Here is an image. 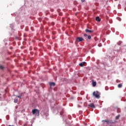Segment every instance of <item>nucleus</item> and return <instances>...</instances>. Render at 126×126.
<instances>
[{
	"label": "nucleus",
	"mask_w": 126,
	"mask_h": 126,
	"mask_svg": "<svg viewBox=\"0 0 126 126\" xmlns=\"http://www.w3.org/2000/svg\"><path fill=\"white\" fill-rule=\"evenodd\" d=\"M32 115H35V116H37V117H39V116H40V111H39V110L38 109H32Z\"/></svg>",
	"instance_id": "1"
},
{
	"label": "nucleus",
	"mask_w": 126,
	"mask_h": 126,
	"mask_svg": "<svg viewBox=\"0 0 126 126\" xmlns=\"http://www.w3.org/2000/svg\"><path fill=\"white\" fill-rule=\"evenodd\" d=\"M95 20L96 21H98V22H100V21H101V19H100V18L97 16V17H96Z\"/></svg>",
	"instance_id": "8"
},
{
	"label": "nucleus",
	"mask_w": 126,
	"mask_h": 126,
	"mask_svg": "<svg viewBox=\"0 0 126 126\" xmlns=\"http://www.w3.org/2000/svg\"><path fill=\"white\" fill-rule=\"evenodd\" d=\"M84 37H87V34H86V33H85L84 34Z\"/></svg>",
	"instance_id": "17"
},
{
	"label": "nucleus",
	"mask_w": 126,
	"mask_h": 126,
	"mask_svg": "<svg viewBox=\"0 0 126 126\" xmlns=\"http://www.w3.org/2000/svg\"><path fill=\"white\" fill-rule=\"evenodd\" d=\"M88 39H89V40H90V39H91V35L88 36Z\"/></svg>",
	"instance_id": "16"
},
{
	"label": "nucleus",
	"mask_w": 126,
	"mask_h": 126,
	"mask_svg": "<svg viewBox=\"0 0 126 126\" xmlns=\"http://www.w3.org/2000/svg\"><path fill=\"white\" fill-rule=\"evenodd\" d=\"M103 122H105V123H107V124H109V123H110L109 120H103Z\"/></svg>",
	"instance_id": "12"
},
{
	"label": "nucleus",
	"mask_w": 126,
	"mask_h": 126,
	"mask_svg": "<svg viewBox=\"0 0 126 126\" xmlns=\"http://www.w3.org/2000/svg\"><path fill=\"white\" fill-rule=\"evenodd\" d=\"M56 86V84L54 82H51L50 83V88L51 87H52V86Z\"/></svg>",
	"instance_id": "6"
},
{
	"label": "nucleus",
	"mask_w": 126,
	"mask_h": 126,
	"mask_svg": "<svg viewBox=\"0 0 126 126\" xmlns=\"http://www.w3.org/2000/svg\"><path fill=\"white\" fill-rule=\"evenodd\" d=\"M122 86H123V85H122V84H119V85H118V87L119 88H122Z\"/></svg>",
	"instance_id": "10"
},
{
	"label": "nucleus",
	"mask_w": 126,
	"mask_h": 126,
	"mask_svg": "<svg viewBox=\"0 0 126 126\" xmlns=\"http://www.w3.org/2000/svg\"><path fill=\"white\" fill-rule=\"evenodd\" d=\"M116 120H119V119H120V115H118L117 116H116Z\"/></svg>",
	"instance_id": "14"
},
{
	"label": "nucleus",
	"mask_w": 126,
	"mask_h": 126,
	"mask_svg": "<svg viewBox=\"0 0 126 126\" xmlns=\"http://www.w3.org/2000/svg\"><path fill=\"white\" fill-rule=\"evenodd\" d=\"M81 1H82V2H84L85 1V0H81Z\"/></svg>",
	"instance_id": "18"
},
{
	"label": "nucleus",
	"mask_w": 126,
	"mask_h": 126,
	"mask_svg": "<svg viewBox=\"0 0 126 126\" xmlns=\"http://www.w3.org/2000/svg\"><path fill=\"white\" fill-rule=\"evenodd\" d=\"M84 39H83V38L82 37H77L76 38L77 42H82V41H84Z\"/></svg>",
	"instance_id": "3"
},
{
	"label": "nucleus",
	"mask_w": 126,
	"mask_h": 126,
	"mask_svg": "<svg viewBox=\"0 0 126 126\" xmlns=\"http://www.w3.org/2000/svg\"><path fill=\"white\" fill-rule=\"evenodd\" d=\"M85 32H86V33H92V32H93L92 31H90L88 29H86Z\"/></svg>",
	"instance_id": "7"
},
{
	"label": "nucleus",
	"mask_w": 126,
	"mask_h": 126,
	"mask_svg": "<svg viewBox=\"0 0 126 126\" xmlns=\"http://www.w3.org/2000/svg\"><path fill=\"white\" fill-rule=\"evenodd\" d=\"M80 66H83L85 64V62H83L81 63H80L79 64Z\"/></svg>",
	"instance_id": "9"
},
{
	"label": "nucleus",
	"mask_w": 126,
	"mask_h": 126,
	"mask_svg": "<svg viewBox=\"0 0 126 126\" xmlns=\"http://www.w3.org/2000/svg\"><path fill=\"white\" fill-rule=\"evenodd\" d=\"M89 107H91V108H95V105L94 103H90L88 105Z\"/></svg>",
	"instance_id": "4"
},
{
	"label": "nucleus",
	"mask_w": 126,
	"mask_h": 126,
	"mask_svg": "<svg viewBox=\"0 0 126 126\" xmlns=\"http://www.w3.org/2000/svg\"><path fill=\"white\" fill-rule=\"evenodd\" d=\"M0 69H3V68H4V67H3V66L0 65Z\"/></svg>",
	"instance_id": "15"
},
{
	"label": "nucleus",
	"mask_w": 126,
	"mask_h": 126,
	"mask_svg": "<svg viewBox=\"0 0 126 126\" xmlns=\"http://www.w3.org/2000/svg\"><path fill=\"white\" fill-rule=\"evenodd\" d=\"M96 84H97V83H96V82H94V80H92V85L94 87H95Z\"/></svg>",
	"instance_id": "5"
},
{
	"label": "nucleus",
	"mask_w": 126,
	"mask_h": 126,
	"mask_svg": "<svg viewBox=\"0 0 126 126\" xmlns=\"http://www.w3.org/2000/svg\"><path fill=\"white\" fill-rule=\"evenodd\" d=\"M14 102L15 103H17V102H18V99H17V98H15V99H14Z\"/></svg>",
	"instance_id": "11"
},
{
	"label": "nucleus",
	"mask_w": 126,
	"mask_h": 126,
	"mask_svg": "<svg viewBox=\"0 0 126 126\" xmlns=\"http://www.w3.org/2000/svg\"><path fill=\"white\" fill-rule=\"evenodd\" d=\"M93 95L95 97V98H97V99H99L100 98V95H99V92L97 91L95 92H94L93 93Z\"/></svg>",
	"instance_id": "2"
},
{
	"label": "nucleus",
	"mask_w": 126,
	"mask_h": 126,
	"mask_svg": "<svg viewBox=\"0 0 126 126\" xmlns=\"http://www.w3.org/2000/svg\"><path fill=\"white\" fill-rule=\"evenodd\" d=\"M22 97V94H21V95H17L16 96V98H21Z\"/></svg>",
	"instance_id": "13"
}]
</instances>
